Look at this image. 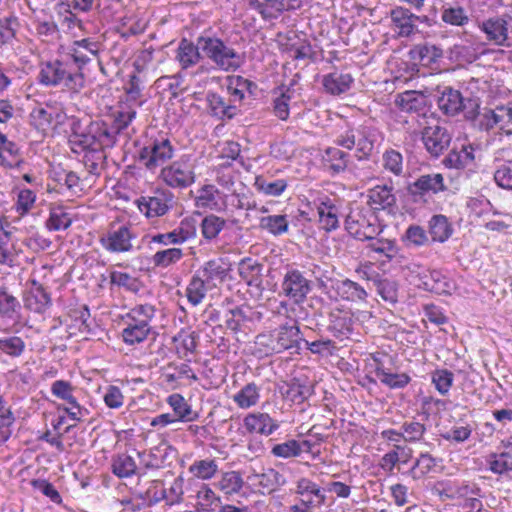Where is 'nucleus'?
Wrapping results in <instances>:
<instances>
[{
	"mask_svg": "<svg viewBox=\"0 0 512 512\" xmlns=\"http://www.w3.org/2000/svg\"><path fill=\"white\" fill-rule=\"evenodd\" d=\"M38 81L44 86L63 87L72 92H79L85 85L83 72L74 70L69 60L42 63Z\"/></svg>",
	"mask_w": 512,
	"mask_h": 512,
	"instance_id": "obj_1",
	"label": "nucleus"
},
{
	"mask_svg": "<svg viewBox=\"0 0 512 512\" xmlns=\"http://www.w3.org/2000/svg\"><path fill=\"white\" fill-rule=\"evenodd\" d=\"M198 48L204 57L225 72L237 71L244 62L240 53L214 35L205 33L199 36Z\"/></svg>",
	"mask_w": 512,
	"mask_h": 512,
	"instance_id": "obj_2",
	"label": "nucleus"
},
{
	"mask_svg": "<svg viewBox=\"0 0 512 512\" xmlns=\"http://www.w3.org/2000/svg\"><path fill=\"white\" fill-rule=\"evenodd\" d=\"M174 147L166 136L151 137L138 151V163L151 173L164 168L174 156Z\"/></svg>",
	"mask_w": 512,
	"mask_h": 512,
	"instance_id": "obj_3",
	"label": "nucleus"
},
{
	"mask_svg": "<svg viewBox=\"0 0 512 512\" xmlns=\"http://www.w3.org/2000/svg\"><path fill=\"white\" fill-rule=\"evenodd\" d=\"M334 143L347 150L356 149L358 161L369 160L373 149L374 139L370 129L364 125H347L335 138Z\"/></svg>",
	"mask_w": 512,
	"mask_h": 512,
	"instance_id": "obj_4",
	"label": "nucleus"
},
{
	"mask_svg": "<svg viewBox=\"0 0 512 512\" xmlns=\"http://www.w3.org/2000/svg\"><path fill=\"white\" fill-rule=\"evenodd\" d=\"M345 230L357 240L366 241L382 232L377 215L367 207L351 209L345 217Z\"/></svg>",
	"mask_w": 512,
	"mask_h": 512,
	"instance_id": "obj_5",
	"label": "nucleus"
},
{
	"mask_svg": "<svg viewBox=\"0 0 512 512\" xmlns=\"http://www.w3.org/2000/svg\"><path fill=\"white\" fill-rule=\"evenodd\" d=\"M505 117V114L500 111V106L494 110L484 108L480 111L479 99L470 98L468 100L466 120L470 121L472 126L479 131L489 132L496 127L508 131L504 126Z\"/></svg>",
	"mask_w": 512,
	"mask_h": 512,
	"instance_id": "obj_6",
	"label": "nucleus"
},
{
	"mask_svg": "<svg viewBox=\"0 0 512 512\" xmlns=\"http://www.w3.org/2000/svg\"><path fill=\"white\" fill-rule=\"evenodd\" d=\"M160 178L173 189H186L196 179L194 165L189 155H182L178 160L161 169Z\"/></svg>",
	"mask_w": 512,
	"mask_h": 512,
	"instance_id": "obj_7",
	"label": "nucleus"
},
{
	"mask_svg": "<svg viewBox=\"0 0 512 512\" xmlns=\"http://www.w3.org/2000/svg\"><path fill=\"white\" fill-rule=\"evenodd\" d=\"M447 190L441 173L423 174L406 186L407 195L414 204H426L430 195Z\"/></svg>",
	"mask_w": 512,
	"mask_h": 512,
	"instance_id": "obj_8",
	"label": "nucleus"
},
{
	"mask_svg": "<svg viewBox=\"0 0 512 512\" xmlns=\"http://www.w3.org/2000/svg\"><path fill=\"white\" fill-rule=\"evenodd\" d=\"M174 194L166 188H157L152 195L141 196L136 200L140 212L147 218L165 215L174 205Z\"/></svg>",
	"mask_w": 512,
	"mask_h": 512,
	"instance_id": "obj_9",
	"label": "nucleus"
},
{
	"mask_svg": "<svg viewBox=\"0 0 512 512\" xmlns=\"http://www.w3.org/2000/svg\"><path fill=\"white\" fill-rule=\"evenodd\" d=\"M282 293L294 303L303 302L312 290V282L305 276V273L287 266L281 283Z\"/></svg>",
	"mask_w": 512,
	"mask_h": 512,
	"instance_id": "obj_10",
	"label": "nucleus"
},
{
	"mask_svg": "<svg viewBox=\"0 0 512 512\" xmlns=\"http://www.w3.org/2000/svg\"><path fill=\"white\" fill-rule=\"evenodd\" d=\"M452 135L440 125L426 126L422 131V141L426 151L432 158H438L450 146Z\"/></svg>",
	"mask_w": 512,
	"mask_h": 512,
	"instance_id": "obj_11",
	"label": "nucleus"
},
{
	"mask_svg": "<svg viewBox=\"0 0 512 512\" xmlns=\"http://www.w3.org/2000/svg\"><path fill=\"white\" fill-rule=\"evenodd\" d=\"M512 17L505 13L490 17L481 23L480 30L485 33L486 39L497 46L511 47L508 41V25Z\"/></svg>",
	"mask_w": 512,
	"mask_h": 512,
	"instance_id": "obj_12",
	"label": "nucleus"
},
{
	"mask_svg": "<svg viewBox=\"0 0 512 512\" xmlns=\"http://www.w3.org/2000/svg\"><path fill=\"white\" fill-rule=\"evenodd\" d=\"M462 93L451 86H444L438 90L437 106L439 110L448 117H454L463 112L466 117L468 100Z\"/></svg>",
	"mask_w": 512,
	"mask_h": 512,
	"instance_id": "obj_13",
	"label": "nucleus"
},
{
	"mask_svg": "<svg viewBox=\"0 0 512 512\" xmlns=\"http://www.w3.org/2000/svg\"><path fill=\"white\" fill-rule=\"evenodd\" d=\"M272 337L275 343L273 344L275 353H282L289 349L295 351L301 350L302 333L296 323L283 324L272 330Z\"/></svg>",
	"mask_w": 512,
	"mask_h": 512,
	"instance_id": "obj_14",
	"label": "nucleus"
},
{
	"mask_svg": "<svg viewBox=\"0 0 512 512\" xmlns=\"http://www.w3.org/2000/svg\"><path fill=\"white\" fill-rule=\"evenodd\" d=\"M367 204L375 214L378 211H386L388 214L395 215L398 211L393 187L387 185H376L368 190Z\"/></svg>",
	"mask_w": 512,
	"mask_h": 512,
	"instance_id": "obj_15",
	"label": "nucleus"
},
{
	"mask_svg": "<svg viewBox=\"0 0 512 512\" xmlns=\"http://www.w3.org/2000/svg\"><path fill=\"white\" fill-rule=\"evenodd\" d=\"M327 331L339 340L348 339L353 333V314L349 310L331 309L328 313Z\"/></svg>",
	"mask_w": 512,
	"mask_h": 512,
	"instance_id": "obj_16",
	"label": "nucleus"
},
{
	"mask_svg": "<svg viewBox=\"0 0 512 512\" xmlns=\"http://www.w3.org/2000/svg\"><path fill=\"white\" fill-rule=\"evenodd\" d=\"M196 224L193 219H183L179 226L168 233H159L152 236L151 241L162 245H178L196 236Z\"/></svg>",
	"mask_w": 512,
	"mask_h": 512,
	"instance_id": "obj_17",
	"label": "nucleus"
},
{
	"mask_svg": "<svg viewBox=\"0 0 512 512\" xmlns=\"http://www.w3.org/2000/svg\"><path fill=\"white\" fill-rule=\"evenodd\" d=\"M263 269V264L250 257L243 258L238 265L240 278L245 281L249 287L255 289L257 295H261L264 290Z\"/></svg>",
	"mask_w": 512,
	"mask_h": 512,
	"instance_id": "obj_18",
	"label": "nucleus"
},
{
	"mask_svg": "<svg viewBox=\"0 0 512 512\" xmlns=\"http://www.w3.org/2000/svg\"><path fill=\"white\" fill-rule=\"evenodd\" d=\"M135 235L126 225L108 232L106 237L101 239L103 247L113 253L128 252L132 250V239Z\"/></svg>",
	"mask_w": 512,
	"mask_h": 512,
	"instance_id": "obj_19",
	"label": "nucleus"
},
{
	"mask_svg": "<svg viewBox=\"0 0 512 512\" xmlns=\"http://www.w3.org/2000/svg\"><path fill=\"white\" fill-rule=\"evenodd\" d=\"M390 17L393 25L397 29L399 37H410L418 31L417 22L421 20L419 17L413 14L410 10L403 7H396L391 10Z\"/></svg>",
	"mask_w": 512,
	"mask_h": 512,
	"instance_id": "obj_20",
	"label": "nucleus"
},
{
	"mask_svg": "<svg viewBox=\"0 0 512 512\" xmlns=\"http://www.w3.org/2000/svg\"><path fill=\"white\" fill-rule=\"evenodd\" d=\"M296 493L301 498V503L306 508L320 507L325 504V489H321L316 483L308 478H301L297 482Z\"/></svg>",
	"mask_w": 512,
	"mask_h": 512,
	"instance_id": "obj_21",
	"label": "nucleus"
},
{
	"mask_svg": "<svg viewBox=\"0 0 512 512\" xmlns=\"http://www.w3.org/2000/svg\"><path fill=\"white\" fill-rule=\"evenodd\" d=\"M135 497L141 502L130 508V511H140L145 507H152L167 497V490L161 480H153L145 491H136Z\"/></svg>",
	"mask_w": 512,
	"mask_h": 512,
	"instance_id": "obj_22",
	"label": "nucleus"
},
{
	"mask_svg": "<svg viewBox=\"0 0 512 512\" xmlns=\"http://www.w3.org/2000/svg\"><path fill=\"white\" fill-rule=\"evenodd\" d=\"M368 282L375 287L377 294L386 302L396 304L398 286L395 280L385 278L376 271L364 272Z\"/></svg>",
	"mask_w": 512,
	"mask_h": 512,
	"instance_id": "obj_23",
	"label": "nucleus"
},
{
	"mask_svg": "<svg viewBox=\"0 0 512 512\" xmlns=\"http://www.w3.org/2000/svg\"><path fill=\"white\" fill-rule=\"evenodd\" d=\"M206 101L211 115L219 120L233 119L239 113L235 103L227 102L224 97L216 92L208 91Z\"/></svg>",
	"mask_w": 512,
	"mask_h": 512,
	"instance_id": "obj_24",
	"label": "nucleus"
},
{
	"mask_svg": "<svg viewBox=\"0 0 512 512\" xmlns=\"http://www.w3.org/2000/svg\"><path fill=\"white\" fill-rule=\"evenodd\" d=\"M244 426L251 433L269 436L279 428V422L267 413H252L244 418Z\"/></svg>",
	"mask_w": 512,
	"mask_h": 512,
	"instance_id": "obj_25",
	"label": "nucleus"
},
{
	"mask_svg": "<svg viewBox=\"0 0 512 512\" xmlns=\"http://www.w3.org/2000/svg\"><path fill=\"white\" fill-rule=\"evenodd\" d=\"M227 90L231 96L230 101L233 103H241L245 98V93L255 97L258 91V85L240 75H232L227 77Z\"/></svg>",
	"mask_w": 512,
	"mask_h": 512,
	"instance_id": "obj_26",
	"label": "nucleus"
},
{
	"mask_svg": "<svg viewBox=\"0 0 512 512\" xmlns=\"http://www.w3.org/2000/svg\"><path fill=\"white\" fill-rule=\"evenodd\" d=\"M229 270V264L220 257L205 262L196 272H198L208 284L216 286V282H224Z\"/></svg>",
	"mask_w": 512,
	"mask_h": 512,
	"instance_id": "obj_27",
	"label": "nucleus"
},
{
	"mask_svg": "<svg viewBox=\"0 0 512 512\" xmlns=\"http://www.w3.org/2000/svg\"><path fill=\"white\" fill-rule=\"evenodd\" d=\"M317 213L320 227L327 233L340 227V209L331 199L327 198L325 201H321L317 207Z\"/></svg>",
	"mask_w": 512,
	"mask_h": 512,
	"instance_id": "obj_28",
	"label": "nucleus"
},
{
	"mask_svg": "<svg viewBox=\"0 0 512 512\" xmlns=\"http://www.w3.org/2000/svg\"><path fill=\"white\" fill-rule=\"evenodd\" d=\"M201 49L198 48V39L196 43L182 38L176 49L175 58L179 62L182 69H188L196 65L202 58Z\"/></svg>",
	"mask_w": 512,
	"mask_h": 512,
	"instance_id": "obj_29",
	"label": "nucleus"
},
{
	"mask_svg": "<svg viewBox=\"0 0 512 512\" xmlns=\"http://www.w3.org/2000/svg\"><path fill=\"white\" fill-rule=\"evenodd\" d=\"M410 55L412 59L419 61L423 66H432L443 58V49L430 42H423L415 45L411 49Z\"/></svg>",
	"mask_w": 512,
	"mask_h": 512,
	"instance_id": "obj_30",
	"label": "nucleus"
},
{
	"mask_svg": "<svg viewBox=\"0 0 512 512\" xmlns=\"http://www.w3.org/2000/svg\"><path fill=\"white\" fill-rule=\"evenodd\" d=\"M422 288L436 294H450L453 289L452 281L440 270H431L422 277Z\"/></svg>",
	"mask_w": 512,
	"mask_h": 512,
	"instance_id": "obj_31",
	"label": "nucleus"
},
{
	"mask_svg": "<svg viewBox=\"0 0 512 512\" xmlns=\"http://www.w3.org/2000/svg\"><path fill=\"white\" fill-rule=\"evenodd\" d=\"M350 160V154L338 147H328L324 151L323 162L332 176L344 172Z\"/></svg>",
	"mask_w": 512,
	"mask_h": 512,
	"instance_id": "obj_32",
	"label": "nucleus"
},
{
	"mask_svg": "<svg viewBox=\"0 0 512 512\" xmlns=\"http://www.w3.org/2000/svg\"><path fill=\"white\" fill-rule=\"evenodd\" d=\"M353 81L350 74L335 71L323 76L322 85L328 94L336 96L347 92Z\"/></svg>",
	"mask_w": 512,
	"mask_h": 512,
	"instance_id": "obj_33",
	"label": "nucleus"
},
{
	"mask_svg": "<svg viewBox=\"0 0 512 512\" xmlns=\"http://www.w3.org/2000/svg\"><path fill=\"white\" fill-rule=\"evenodd\" d=\"M25 305L34 312L43 313L52 305L51 296L43 285L33 281V287L25 298Z\"/></svg>",
	"mask_w": 512,
	"mask_h": 512,
	"instance_id": "obj_34",
	"label": "nucleus"
},
{
	"mask_svg": "<svg viewBox=\"0 0 512 512\" xmlns=\"http://www.w3.org/2000/svg\"><path fill=\"white\" fill-rule=\"evenodd\" d=\"M375 375L379 381L389 387L390 389H402L406 387L411 377L406 373H392L389 369L385 368L384 365L375 359Z\"/></svg>",
	"mask_w": 512,
	"mask_h": 512,
	"instance_id": "obj_35",
	"label": "nucleus"
},
{
	"mask_svg": "<svg viewBox=\"0 0 512 512\" xmlns=\"http://www.w3.org/2000/svg\"><path fill=\"white\" fill-rule=\"evenodd\" d=\"M474 148L472 145H462L460 150L453 148L444 158L443 164L447 168L464 169L474 162Z\"/></svg>",
	"mask_w": 512,
	"mask_h": 512,
	"instance_id": "obj_36",
	"label": "nucleus"
},
{
	"mask_svg": "<svg viewBox=\"0 0 512 512\" xmlns=\"http://www.w3.org/2000/svg\"><path fill=\"white\" fill-rule=\"evenodd\" d=\"M176 452V450L167 444H159L158 446H155L150 449L149 453L147 454V459L144 460V466L147 469H158L164 466L166 463L167 457L171 454ZM138 456L140 458L146 456V453L143 452H137Z\"/></svg>",
	"mask_w": 512,
	"mask_h": 512,
	"instance_id": "obj_37",
	"label": "nucleus"
},
{
	"mask_svg": "<svg viewBox=\"0 0 512 512\" xmlns=\"http://www.w3.org/2000/svg\"><path fill=\"white\" fill-rule=\"evenodd\" d=\"M335 290L342 299L352 302L365 301L368 296L363 286L350 279L337 281Z\"/></svg>",
	"mask_w": 512,
	"mask_h": 512,
	"instance_id": "obj_38",
	"label": "nucleus"
},
{
	"mask_svg": "<svg viewBox=\"0 0 512 512\" xmlns=\"http://www.w3.org/2000/svg\"><path fill=\"white\" fill-rule=\"evenodd\" d=\"M428 224L429 234L431 235L432 241L434 242L444 243L451 237L453 233L452 225L445 215H433Z\"/></svg>",
	"mask_w": 512,
	"mask_h": 512,
	"instance_id": "obj_39",
	"label": "nucleus"
},
{
	"mask_svg": "<svg viewBox=\"0 0 512 512\" xmlns=\"http://www.w3.org/2000/svg\"><path fill=\"white\" fill-rule=\"evenodd\" d=\"M24 163L20 147L15 142L7 139L0 150V166L13 169L22 167Z\"/></svg>",
	"mask_w": 512,
	"mask_h": 512,
	"instance_id": "obj_40",
	"label": "nucleus"
},
{
	"mask_svg": "<svg viewBox=\"0 0 512 512\" xmlns=\"http://www.w3.org/2000/svg\"><path fill=\"white\" fill-rule=\"evenodd\" d=\"M167 403L173 409L172 414L175 415L179 422H191L198 417L197 413L192 411L191 406L181 394H171L167 398Z\"/></svg>",
	"mask_w": 512,
	"mask_h": 512,
	"instance_id": "obj_41",
	"label": "nucleus"
},
{
	"mask_svg": "<svg viewBox=\"0 0 512 512\" xmlns=\"http://www.w3.org/2000/svg\"><path fill=\"white\" fill-rule=\"evenodd\" d=\"M291 86L281 85L273 90L277 95L273 100L274 115L280 120H287L290 113L289 102L291 100Z\"/></svg>",
	"mask_w": 512,
	"mask_h": 512,
	"instance_id": "obj_42",
	"label": "nucleus"
},
{
	"mask_svg": "<svg viewBox=\"0 0 512 512\" xmlns=\"http://www.w3.org/2000/svg\"><path fill=\"white\" fill-rule=\"evenodd\" d=\"M287 186L286 179H271L262 175L257 176L254 182V187L259 193L272 197L280 196Z\"/></svg>",
	"mask_w": 512,
	"mask_h": 512,
	"instance_id": "obj_43",
	"label": "nucleus"
},
{
	"mask_svg": "<svg viewBox=\"0 0 512 512\" xmlns=\"http://www.w3.org/2000/svg\"><path fill=\"white\" fill-rule=\"evenodd\" d=\"M91 132L94 135L98 149L111 148L115 145L117 138L106 122L99 120L91 122Z\"/></svg>",
	"mask_w": 512,
	"mask_h": 512,
	"instance_id": "obj_44",
	"label": "nucleus"
},
{
	"mask_svg": "<svg viewBox=\"0 0 512 512\" xmlns=\"http://www.w3.org/2000/svg\"><path fill=\"white\" fill-rule=\"evenodd\" d=\"M260 398V387L254 382L243 386L234 396L233 400L242 409L256 405Z\"/></svg>",
	"mask_w": 512,
	"mask_h": 512,
	"instance_id": "obj_45",
	"label": "nucleus"
},
{
	"mask_svg": "<svg viewBox=\"0 0 512 512\" xmlns=\"http://www.w3.org/2000/svg\"><path fill=\"white\" fill-rule=\"evenodd\" d=\"M207 286L211 287L198 272L192 276L186 288V296L193 306H197L202 302L206 296Z\"/></svg>",
	"mask_w": 512,
	"mask_h": 512,
	"instance_id": "obj_46",
	"label": "nucleus"
},
{
	"mask_svg": "<svg viewBox=\"0 0 512 512\" xmlns=\"http://www.w3.org/2000/svg\"><path fill=\"white\" fill-rule=\"evenodd\" d=\"M111 469L118 478H129L136 473L137 465L133 457L122 453L113 457Z\"/></svg>",
	"mask_w": 512,
	"mask_h": 512,
	"instance_id": "obj_47",
	"label": "nucleus"
},
{
	"mask_svg": "<svg viewBox=\"0 0 512 512\" xmlns=\"http://www.w3.org/2000/svg\"><path fill=\"white\" fill-rule=\"evenodd\" d=\"M72 224L70 215L65 212L63 206L58 205L50 209L49 217L46 220V228L49 231H60L68 229Z\"/></svg>",
	"mask_w": 512,
	"mask_h": 512,
	"instance_id": "obj_48",
	"label": "nucleus"
},
{
	"mask_svg": "<svg viewBox=\"0 0 512 512\" xmlns=\"http://www.w3.org/2000/svg\"><path fill=\"white\" fill-rule=\"evenodd\" d=\"M126 94V101L132 105L141 107L146 99H143V83L141 78L137 74H132L129 77L128 82L123 87Z\"/></svg>",
	"mask_w": 512,
	"mask_h": 512,
	"instance_id": "obj_49",
	"label": "nucleus"
},
{
	"mask_svg": "<svg viewBox=\"0 0 512 512\" xmlns=\"http://www.w3.org/2000/svg\"><path fill=\"white\" fill-rule=\"evenodd\" d=\"M184 256L180 248H168L157 251L150 259L154 267L167 268L179 262Z\"/></svg>",
	"mask_w": 512,
	"mask_h": 512,
	"instance_id": "obj_50",
	"label": "nucleus"
},
{
	"mask_svg": "<svg viewBox=\"0 0 512 512\" xmlns=\"http://www.w3.org/2000/svg\"><path fill=\"white\" fill-rule=\"evenodd\" d=\"M366 241H369L367 248L370 251L382 255L388 260H392L398 254L399 250L394 240L377 238L374 236L371 239H366Z\"/></svg>",
	"mask_w": 512,
	"mask_h": 512,
	"instance_id": "obj_51",
	"label": "nucleus"
},
{
	"mask_svg": "<svg viewBox=\"0 0 512 512\" xmlns=\"http://www.w3.org/2000/svg\"><path fill=\"white\" fill-rule=\"evenodd\" d=\"M259 226L269 233L278 236L288 231L289 222L286 215H269L260 218Z\"/></svg>",
	"mask_w": 512,
	"mask_h": 512,
	"instance_id": "obj_52",
	"label": "nucleus"
},
{
	"mask_svg": "<svg viewBox=\"0 0 512 512\" xmlns=\"http://www.w3.org/2000/svg\"><path fill=\"white\" fill-rule=\"evenodd\" d=\"M486 461L494 474L502 475L512 471V455L509 452L491 453Z\"/></svg>",
	"mask_w": 512,
	"mask_h": 512,
	"instance_id": "obj_53",
	"label": "nucleus"
},
{
	"mask_svg": "<svg viewBox=\"0 0 512 512\" xmlns=\"http://www.w3.org/2000/svg\"><path fill=\"white\" fill-rule=\"evenodd\" d=\"M226 221L214 214L205 216L201 222V232L203 237L211 241L215 239L219 233L224 229Z\"/></svg>",
	"mask_w": 512,
	"mask_h": 512,
	"instance_id": "obj_54",
	"label": "nucleus"
},
{
	"mask_svg": "<svg viewBox=\"0 0 512 512\" xmlns=\"http://www.w3.org/2000/svg\"><path fill=\"white\" fill-rule=\"evenodd\" d=\"M395 104L404 112H418L423 106V99L415 91L398 94Z\"/></svg>",
	"mask_w": 512,
	"mask_h": 512,
	"instance_id": "obj_55",
	"label": "nucleus"
},
{
	"mask_svg": "<svg viewBox=\"0 0 512 512\" xmlns=\"http://www.w3.org/2000/svg\"><path fill=\"white\" fill-rule=\"evenodd\" d=\"M286 479L284 475L273 468L264 470L260 475L259 486L265 489L268 493L277 490L279 487L285 485Z\"/></svg>",
	"mask_w": 512,
	"mask_h": 512,
	"instance_id": "obj_56",
	"label": "nucleus"
},
{
	"mask_svg": "<svg viewBox=\"0 0 512 512\" xmlns=\"http://www.w3.org/2000/svg\"><path fill=\"white\" fill-rule=\"evenodd\" d=\"M243 486V479L239 472L230 471L223 474L218 487L227 495L238 493Z\"/></svg>",
	"mask_w": 512,
	"mask_h": 512,
	"instance_id": "obj_57",
	"label": "nucleus"
},
{
	"mask_svg": "<svg viewBox=\"0 0 512 512\" xmlns=\"http://www.w3.org/2000/svg\"><path fill=\"white\" fill-rule=\"evenodd\" d=\"M383 167L385 170L391 172L395 176L403 174V156L394 149L386 150L382 156Z\"/></svg>",
	"mask_w": 512,
	"mask_h": 512,
	"instance_id": "obj_58",
	"label": "nucleus"
},
{
	"mask_svg": "<svg viewBox=\"0 0 512 512\" xmlns=\"http://www.w3.org/2000/svg\"><path fill=\"white\" fill-rule=\"evenodd\" d=\"M437 463V459L429 453H421L412 466L410 472L414 479H420L428 474Z\"/></svg>",
	"mask_w": 512,
	"mask_h": 512,
	"instance_id": "obj_59",
	"label": "nucleus"
},
{
	"mask_svg": "<svg viewBox=\"0 0 512 512\" xmlns=\"http://www.w3.org/2000/svg\"><path fill=\"white\" fill-rule=\"evenodd\" d=\"M19 26V20L16 16L11 15L0 19V43H11L16 36Z\"/></svg>",
	"mask_w": 512,
	"mask_h": 512,
	"instance_id": "obj_60",
	"label": "nucleus"
},
{
	"mask_svg": "<svg viewBox=\"0 0 512 512\" xmlns=\"http://www.w3.org/2000/svg\"><path fill=\"white\" fill-rule=\"evenodd\" d=\"M454 381V374L448 369H436L432 373V383L441 395H446L451 389Z\"/></svg>",
	"mask_w": 512,
	"mask_h": 512,
	"instance_id": "obj_61",
	"label": "nucleus"
},
{
	"mask_svg": "<svg viewBox=\"0 0 512 512\" xmlns=\"http://www.w3.org/2000/svg\"><path fill=\"white\" fill-rule=\"evenodd\" d=\"M152 328H145L133 326L131 324H128L123 330H122V338L123 341L127 345H135L143 342L147 339L148 335L150 334Z\"/></svg>",
	"mask_w": 512,
	"mask_h": 512,
	"instance_id": "obj_62",
	"label": "nucleus"
},
{
	"mask_svg": "<svg viewBox=\"0 0 512 512\" xmlns=\"http://www.w3.org/2000/svg\"><path fill=\"white\" fill-rule=\"evenodd\" d=\"M271 454L284 459L298 457L300 456L299 441L290 439L283 443L276 444L272 447Z\"/></svg>",
	"mask_w": 512,
	"mask_h": 512,
	"instance_id": "obj_63",
	"label": "nucleus"
},
{
	"mask_svg": "<svg viewBox=\"0 0 512 512\" xmlns=\"http://www.w3.org/2000/svg\"><path fill=\"white\" fill-rule=\"evenodd\" d=\"M0 350L11 357H19L25 350V342L18 336L3 337L0 338Z\"/></svg>",
	"mask_w": 512,
	"mask_h": 512,
	"instance_id": "obj_64",
	"label": "nucleus"
}]
</instances>
